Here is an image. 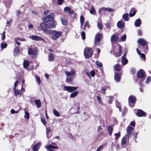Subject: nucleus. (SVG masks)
<instances>
[{"mask_svg": "<svg viewBox=\"0 0 151 151\" xmlns=\"http://www.w3.org/2000/svg\"><path fill=\"white\" fill-rule=\"evenodd\" d=\"M73 79V78L72 76L70 77H67L66 79V82L70 83L71 82V81Z\"/></svg>", "mask_w": 151, "mask_h": 151, "instance_id": "nucleus-30", "label": "nucleus"}, {"mask_svg": "<svg viewBox=\"0 0 151 151\" xmlns=\"http://www.w3.org/2000/svg\"><path fill=\"white\" fill-rule=\"evenodd\" d=\"M19 83V81L18 80L17 81L15 82L14 84V90H15V88H16V87L17 86Z\"/></svg>", "mask_w": 151, "mask_h": 151, "instance_id": "nucleus-53", "label": "nucleus"}, {"mask_svg": "<svg viewBox=\"0 0 151 151\" xmlns=\"http://www.w3.org/2000/svg\"><path fill=\"white\" fill-rule=\"evenodd\" d=\"M34 102L37 106V107L40 108L41 107V103L40 100L38 99L35 100L34 101Z\"/></svg>", "mask_w": 151, "mask_h": 151, "instance_id": "nucleus-25", "label": "nucleus"}, {"mask_svg": "<svg viewBox=\"0 0 151 151\" xmlns=\"http://www.w3.org/2000/svg\"><path fill=\"white\" fill-rule=\"evenodd\" d=\"M53 56L52 53H50L49 55V60L50 61H52L53 60Z\"/></svg>", "mask_w": 151, "mask_h": 151, "instance_id": "nucleus-37", "label": "nucleus"}, {"mask_svg": "<svg viewBox=\"0 0 151 151\" xmlns=\"http://www.w3.org/2000/svg\"><path fill=\"white\" fill-rule=\"evenodd\" d=\"M114 69L116 71H119L120 69V66L118 64H117L114 67Z\"/></svg>", "mask_w": 151, "mask_h": 151, "instance_id": "nucleus-31", "label": "nucleus"}, {"mask_svg": "<svg viewBox=\"0 0 151 151\" xmlns=\"http://www.w3.org/2000/svg\"><path fill=\"white\" fill-rule=\"evenodd\" d=\"M139 35L141 36L142 35V32L141 30H139L137 33Z\"/></svg>", "mask_w": 151, "mask_h": 151, "instance_id": "nucleus-61", "label": "nucleus"}, {"mask_svg": "<svg viewBox=\"0 0 151 151\" xmlns=\"http://www.w3.org/2000/svg\"><path fill=\"white\" fill-rule=\"evenodd\" d=\"M96 65L99 67H101L102 66V63L98 61H96Z\"/></svg>", "mask_w": 151, "mask_h": 151, "instance_id": "nucleus-41", "label": "nucleus"}, {"mask_svg": "<svg viewBox=\"0 0 151 151\" xmlns=\"http://www.w3.org/2000/svg\"><path fill=\"white\" fill-rule=\"evenodd\" d=\"M137 42L141 44L143 47L147 45L146 41L143 38H140L137 40Z\"/></svg>", "mask_w": 151, "mask_h": 151, "instance_id": "nucleus-13", "label": "nucleus"}, {"mask_svg": "<svg viewBox=\"0 0 151 151\" xmlns=\"http://www.w3.org/2000/svg\"><path fill=\"white\" fill-rule=\"evenodd\" d=\"M29 38L35 40L37 41H44V40L40 37L34 35H31L29 36Z\"/></svg>", "mask_w": 151, "mask_h": 151, "instance_id": "nucleus-8", "label": "nucleus"}, {"mask_svg": "<svg viewBox=\"0 0 151 151\" xmlns=\"http://www.w3.org/2000/svg\"><path fill=\"white\" fill-rule=\"evenodd\" d=\"M93 50L91 48L87 47L84 50V54L86 58H90L93 55Z\"/></svg>", "mask_w": 151, "mask_h": 151, "instance_id": "nucleus-4", "label": "nucleus"}, {"mask_svg": "<svg viewBox=\"0 0 151 151\" xmlns=\"http://www.w3.org/2000/svg\"><path fill=\"white\" fill-rule=\"evenodd\" d=\"M96 98H97V99L98 100V101L99 103L101 104L102 101V100H101V97L98 96H97Z\"/></svg>", "mask_w": 151, "mask_h": 151, "instance_id": "nucleus-47", "label": "nucleus"}, {"mask_svg": "<svg viewBox=\"0 0 151 151\" xmlns=\"http://www.w3.org/2000/svg\"><path fill=\"white\" fill-rule=\"evenodd\" d=\"M121 55H120L118 52H115L114 55L116 57H119L121 56Z\"/></svg>", "mask_w": 151, "mask_h": 151, "instance_id": "nucleus-57", "label": "nucleus"}, {"mask_svg": "<svg viewBox=\"0 0 151 151\" xmlns=\"http://www.w3.org/2000/svg\"><path fill=\"white\" fill-rule=\"evenodd\" d=\"M102 24L101 21H99L97 23V27L99 29L101 30L102 29Z\"/></svg>", "mask_w": 151, "mask_h": 151, "instance_id": "nucleus-29", "label": "nucleus"}, {"mask_svg": "<svg viewBox=\"0 0 151 151\" xmlns=\"http://www.w3.org/2000/svg\"><path fill=\"white\" fill-rule=\"evenodd\" d=\"M103 148V145H101L99 147L96 151H100L101 150H102Z\"/></svg>", "mask_w": 151, "mask_h": 151, "instance_id": "nucleus-50", "label": "nucleus"}, {"mask_svg": "<svg viewBox=\"0 0 151 151\" xmlns=\"http://www.w3.org/2000/svg\"><path fill=\"white\" fill-rule=\"evenodd\" d=\"M145 72L142 69H141L137 73L138 77L139 78H144L143 80L145 79L146 76L145 74Z\"/></svg>", "mask_w": 151, "mask_h": 151, "instance_id": "nucleus-6", "label": "nucleus"}, {"mask_svg": "<svg viewBox=\"0 0 151 151\" xmlns=\"http://www.w3.org/2000/svg\"><path fill=\"white\" fill-rule=\"evenodd\" d=\"M131 72L133 74L135 72V70L134 68H132L131 70Z\"/></svg>", "mask_w": 151, "mask_h": 151, "instance_id": "nucleus-58", "label": "nucleus"}, {"mask_svg": "<svg viewBox=\"0 0 151 151\" xmlns=\"http://www.w3.org/2000/svg\"><path fill=\"white\" fill-rule=\"evenodd\" d=\"M136 10L134 8L132 9L130 12L129 16L132 17L134 16L136 14Z\"/></svg>", "mask_w": 151, "mask_h": 151, "instance_id": "nucleus-23", "label": "nucleus"}, {"mask_svg": "<svg viewBox=\"0 0 151 151\" xmlns=\"http://www.w3.org/2000/svg\"><path fill=\"white\" fill-rule=\"evenodd\" d=\"M40 145V143H39L34 146L32 148L33 151H37L39 149Z\"/></svg>", "mask_w": 151, "mask_h": 151, "instance_id": "nucleus-21", "label": "nucleus"}, {"mask_svg": "<svg viewBox=\"0 0 151 151\" xmlns=\"http://www.w3.org/2000/svg\"><path fill=\"white\" fill-rule=\"evenodd\" d=\"M61 21L62 22V23L63 24L66 25L67 24V22L65 20L63 19V18H61Z\"/></svg>", "mask_w": 151, "mask_h": 151, "instance_id": "nucleus-38", "label": "nucleus"}, {"mask_svg": "<svg viewBox=\"0 0 151 151\" xmlns=\"http://www.w3.org/2000/svg\"><path fill=\"white\" fill-rule=\"evenodd\" d=\"M114 9H112L108 8L102 7L100 8L99 10V13L101 14V12L103 11H105L109 12H113Z\"/></svg>", "mask_w": 151, "mask_h": 151, "instance_id": "nucleus-9", "label": "nucleus"}, {"mask_svg": "<svg viewBox=\"0 0 151 151\" xmlns=\"http://www.w3.org/2000/svg\"><path fill=\"white\" fill-rule=\"evenodd\" d=\"M1 46L2 48L4 49L6 47L7 44H3V43H1Z\"/></svg>", "mask_w": 151, "mask_h": 151, "instance_id": "nucleus-46", "label": "nucleus"}, {"mask_svg": "<svg viewBox=\"0 0 151 151\" xmlns=\"http://www.w3.org/2000/svg\"><path fill=\"white\" fill-rule=\"evenodd\" d=\"M127 53H125L123 55L122 57L121 63L122 65H126L128 63V60L126 58V56Z\"/></svg>", "mask_w": 151, "mask_h": 151, "instance_id": "nucleus-10", "label": "nucleus"}, {"mask_svg": "<svg viewBox=\"0 0 151 151\" xmlns=\"http://www.w3.org/2000/svg\"><path fill=\"white\" fill-rule=\"evenodd\" d=\"M16 38L17 40H18L20 41H26V40L24 38H22L19 37H17Z\"/></svg>", "mask_w": 151, "mask_h": 151, "instance_id": "nucleus-48", "label": "nucleus"}, {"mask_svg": "<svg viewBox=\"0 0 151 151\" xmlns=\"http://www.w3.org/2000/svg\"><path fill=\"white\" fill-rule=\"evenodd\" d=\"M90 13L92 14H95V11L93 8V6H92V7L90 11Z\"/></svg>", "mask_w": 151, "mask_h": 151, "instance_id": "nucleus-45", "label": "nucleus"}, {"mask_svg": "<svg viewBox=\"0 0 151 151\" xmlns=\"http://www.w3.org/2000/svg\"><path fill=\"white\" fill-rule=\"evenodd\" d=\"M15 111L14 109H12L11 111V112L12 114H14L15 113Z\"/></svg>", "mask_w": 151, "mask_h": 151, "instance_id": "nucleus-64", "label": "nucleus"}, {"mask_svg": "<svg viewBox=\"0 0 151 151\" xmlns=\"http://www.w3.org/2000/svg\"><path fill=\"white\" fill-rule=\"evenodd\" d=\"M141 23V20L140 19H137L135 22L134 24L136 27H139Z\"/></svg>", "mask_w": 151, "mask_h": 151, "instance_id": "nucleus-24", "label": "nucleus"}, {"mask_svg": "<svg viewBox=\"0 0 151 151\" xmlns=\"http://www.w3.org/2000/svg\"><path fill=\"white\" fill-rule=\"evenodd\" d=\"M41 121H42V123L44 125H45V124H46L47 122H46V120L45 119H43L41 118Z\"/></svg>", "mask_w": 151, "mask_h": 151, "instance_id": "nucleus-56", "label": "nucleus"}, {"mask_svg": "<svg viewBox=\"0 0 151 151\" xmlns=\"http://www.w3.org/2000/svg\"><path fill=\"white\" fill-rule=\"evenodd\" d=\"M36 80L38 82L39 84H40V78L38 76H36Z\"/></svg>", "mask_w": 151, "mask_h": 151, "instance_id": "nucleus-49", "label": "nucleus"}, {"mask_svg": "<svg viewBox=\"0 0 151 151\" xmlns=\"http://www.w3.org/2000/svg\"><path fill=\"white\" fill-rule=\"evenodd\" d=\"M81 35L83 40H85L86 38L85 33L83 31L81 33Z\"/></svg>", "mask_w": 151, "mask_h": 151, "instance_id": "nucleus-42", "label": "nucleus"}, {"mask_svg": "<svg viewBox=\"0 0 151 151\" xmlns=\"http://www.w3.org/2000/svg\"><path fill=\"white\" fill-rule=\"evenodd\" d=\"M14 92L15 94V95L16 96H20L21 94V92L18 90H16L15 88V90L14 89Z\"/></svg>", "mask_w": 151, "mask_h": 151, "instance_id": "nucleus-32", "label": "nucleus"}, {"mask_svg": "<svg viewBox=\"0 0 151 151\" xmlns=\"http://www.w3.org/2000/svg\"><path fill=\"white\" fill-rule=\"evenodd\" d=\"M133 128L130 126H128L127 128V134L126 136L129 137H130L131 132L133 130Z\"/></svg>", "mask_w": 151, "mask_h": 151, "instance_id": "nucleus-16", "label": "nucleus"}, {"mask_svg": "<svg viewBox=\"0 0 151 151\" xmlns=\"http://www.w3.org/2000/svg\"><path fill=\"white\" fill-rule=\"evenodd\" d=\"M114 135L115 137V139H118L119 137L120 136V132H119L118 133H115L114 134Z\"/></svg>", "mask_w": 151, "mask_h": 151, "instance_id": "nucleus-39", "label": "nucleus"}, {"mask_svg": "<svg viewBox=\"0 0 151 151\" xmlns=\"http://www.w3.org/2000/svg\"><path fill=\"white\" fill-rule=\"evenodd\" d=\"M63 0H58V4L59 5H61L63 3Z\"/></svg>", "mask_w": 151, "mask_h": 151, "instance_id": "nucleus-52", "label": "nucleus"}, {"mask_svg": "<svg viewBox=\"0 0 151 151\" xmlns=\"http://www.w3.org/2000/svg\"><path fill=\"white\" fill-rule=\"evenodd\" d=\"M23 65L24 68H28L29 65V61L27 60H24L23 63Z\"/></svg>", "mask_w": 151, "mask_h": 151, "instance_id": "nucleus-27", "label": "nucleus"}, {"mask_svg": "<svg viewBox=\"0 0 151 151\" xmlns=\"http://www.w3.org/2000/svg\"><path fill=\"white\" fill-rule=\"evenodd\" d=\"M25 115L24 116V117L25 118L27 119H29V113L27 111H25Z\"/></svg>", "mask_w": 151, "mask_h": 151, "instance_id": "nucleus-40", "label": "nucleus"}, {"mask_svg": "<svg viewBox=\"0 0 151 151\" xmlns=\"http://www.w3.org/2000/svg\"><path fill=\"white\" fill-rule=\"evenodd\" d=\"M28 54L30 55H37V49L35 48L29 47L28 50Z\"/></svg>", "mask_w": 151, "mask_h": 151, "instance_id": "nucleus-7", "label": "nucleus"}, {"mask_svg": "<svg viewBox=\"0 0 151 151\" xmlns=\"http://www.w3.org/2000/svg\"><path fill=\"white\" fill-rule=\"evenodd\" d=\"M19 52V50L18 47H16L15 48L14 50V55H17Z\"/></svg>", "mask_w": 151, "mask_h": 151, "instance_id": "nucleus-34", "label": "nucleus"}, {"mask_svg": "<svg viewBox=\"0 0 151 151\" xmlns=\"http://www.w3.org/2000/svg\"><path fill=\"white\" fill-rule=\"evenodd\" d=\"M84 19L83 17L81 15L80 17V22L81 26H82L84 22Z\"/></svg>", "mask_w": 151, "mask_h": 151, "instance_id": "nucleus-35", "label": "nucleus"}, {"mask_svg": "<svg viewBox=\"0 0 151 151\" xmlns=\"http://www.w3.org/2000/svg\"><path fill=\"white\" fill-rule=\"evenodd\" d=\"M54 14L51 13L49 15L43 17V21L45 23L43 22L40 24V26L43 30L46 33V30L51 31L50 28H54L56 24V22L53 21Z\"/></svg>", "mask_w": 151, "mask_h": 151, "instance_id": "nucleus-1", "label": "nucleus"}, {"mask_svg": "<svg viewBox=\"0 0 151 151\" xmlns=\"http://www.w3.org/2000/svg\"><path fill=\"white\" fill-rule=\"evenodd\" d=\"M64 10L65 12L70 14H73L74 13L73 10H72L69 7H65L64 8Z\"/></svg>", "mask_w": 151, "mask_h": 151, "instance_id": "nucleus-15", "label": "nucleus"}, {"mask_svg": "<svg viewBox=\"0 0 151 151\" xmlns=\"http://www.w3.org/2000/svg\"><path fill=\"white\" fill-rule=\"evenodd\" d=\"M63 88L64 91H67L69 93H71L73 91H74L70 94V98H73L76 97L78 93L77 91H75L78 88L77 87L65 86Z\"/></svg>", "mask_w": 151, "mask_h": 151, "instance_id": "nucleus-2", "label": "nucleus"}, {"mask_svg": "<svg viewBox=\"0 0 151 151\" xmlns=\"http://www.w3.org/2000/svg\"><path fill=\"white\" fill-rule=\"evenodd\" d=\"M87 26L88 27V28L89 27V24H88V22L87 21H86L85 23V27H86Z\"/></svg>", "mask_w": 151, "mask_h": 151, "instance_id": "nucleus-59", "label": "nucleus"}, {"mask_svg": "<svg viewBox=\"0 0 151 151\" xmlns=\"http://www.w3.org/2000/svg\"><path fill=\"white\" fill-rule=\"evenodd\" d=\"M126 38V35H123L121 38V41L124 42L125 41Z\"/></svg>", "mask_w": 151, "mask_h": 151, "instance_id": "nucleus-43", "label": "nucleus"}, {"mask_svg": "<svg viewBox=\"0 0 151 151\" xmlns=\"http://www.w3.org/2000/svg\"><path fill=\"white\" fill-rule=\"evenodd\" d=\"M151 80V78L150 76H148L147 78L146 81V83L147 84H148L150 82V80Z\"/></svg>", "mask_w": 151, "mask_h": 151, "instance_id": "nucleus-44", "label": "nucleus"}, {"mask_svg": "<svg viewBox=\"0 0 151 151\" xmlns=\"http://www.w3.org/2000/svg\"><path fill=\"white\" fill-rule=\"evenodd\" d=\"M46 33L52 35V38L53 40H56L59 38L62 34L61 31H57L55 30L48 31L46 30Z\"/></svg>", "mask_w": 151, "mask_h": 151, "instance_id": "nucleus-3", "label": "nucleus"}, {"mask_svg": "<svg viewBox=\"0 0 151 151\" xmlns=\"http://www.w3.org/2000/svg\"><path fill=\"white\" fill-rule=\"evenodd\" d=\"M146 114V113L140 109L138 110L137 113V115L139 117H141L143 116H145Z\"/></svg>", "mask_w": 151, "mask_h": 151, "instance_id": "nucleus-12", "label": "nucleus"}, {"mask_svg": "<svg viewBox=\"0 0 151 151\" xmlns=\"http://www.w3.org/2000/svg\"><path fill=\"white\" fill-rule=\"evenodd\" d=\"M90 74L93 77L95 75V73L94 71L92 70L90 72Z\"/></svg>", "mask_w": 151, "mask_h": 151, "instance_id": "nucleus-54", "label": "nucleus"}, {"mask_svg": "<svg viewBox=\"0 0 151 151\" xmlns=\"http://www.w3.org/2000/svg\"><path fill=\"white\" fill-rule=\"evenodd\" d=\"M136 100V98L133 96H130L129 98V104L130 106V103H134L135 102Z\"/></svg>", "mask_w": 151, "mask_h": 151, "instance_id": "nucleus-14", "label": "nucleus"}, {"mask_svg": "<svg viewBox=\"0 0 151 151\" xmlns=\"http://www.w3.org/2000/svg\"><path fill=\"white\" fill-rule=\"evenodd\" d=\"M53 112L54 114L56 116L58 117L60 116V114L56 110L54 109Z\"/></svg>", "mask_w": 151, "mask_h": 151, "instance_id": "nucleus-36", "label": "nucleus"}, {"mask_svg": "<svg viewBox=\"0 0 151 151\" xmlns=\"http://www.w3.org/2000/svg\"><path fill=\"white\" fill-rule=\"evenodd\" d=\"M121 78V76L119 74V73H115L114 75L115 80L117 82H118L120 81Z\"/></svg>", "mask_w": 151, "mask_h": 151, "instance_id": "nucleus-20", "label": "nucleus"}, {"mask_svg": "<svg viewBox=\"0 0 151 151\" xmlns=\"http://www.w3.org/2000/svg\"><path fill=\"white\" fill-rule=\"evenodd\" d=\"M136 50H137V51L138 54L140 55V53H141L140 51L139 50L138 48H137Z\"/></svg>", "mask_w": 151, "mask_h": 151, "instance_id": "nucleus-62", "label": "nucleus"}, {"mask_svg": "<svg viewBox=\"0 0 151 151\" xmlns=\"http://www.w3.org/2000/svg\"><path fill=\"white\" fill-rule=\"evenodd\" d=\"M126 143V139L125 137L122 138L121 142V145H125Z\"/></svg>", "mask_w": 151, "mask_h": 151, "instance_id": "nucleus-33", "label": "nucleus"}, {"mask_svg": "<svg viewBox=\"0 0 151 151\" xmlns=\"http://www.w3.org/2000/svg\"><path fill=\"white\" fill-rule=\"evenodd\" d=\"M46 149H47L50 151H54L53 150V149H58V147H57L52 146L50 145L48 146H46Z\"/></svg>", "mask_w": 151, "mask_h": 151, "instance_id": "nucleus-19", "label": "nucleus"}, {"mask_svg": "<svg viewBox=\"0 0 151 151\" xmlns=\"http://www.w3.org/2000/svg\"><path fill=\"white\" fill-rule=\"evenodd\" d=\"M101 35L99 33H97L95 38L94 44L95 45H98L100 43L101 40Z\"/></svg>", "mask_w": 151, "mask_h": 151, "instance_id": "nucleus-5", "label": "nucleus"}, {"mask_svg": "<svg viewBox=\"0 0 151 151\" xmlns=\"http://www.w3.org/2000/svg\"><path fill=\"white\" fill-rule=\"evenodd\" d=\"M140 55L142 59L144 60H145V55L144 54L141 53L140 54Z\"/></svg>", "mask_w": 151, "mask_h": 151, "instance_id": "nucleus-51", "label": "nucleus"}, {"mask_svg": "<svg viewBox=\"0 0 151 151\" xmlns=\"http://www.w3.org/2000/svg\"><path fill=\"white\" fill-rule=\"evenodd\" d=\"M18 40H16V38L15 39V42L16 44H17L19 46L20 45V43L19 42L17 41Z\"/></svg>", "mask_w": 151, "mask_h": 151, "instance_id": "nucleus-55", "label": "nucleus"}, {"mask_svg": "<svg viewBox=\"0 0 151 151\" xmlns=\"http://www.w3.org/2000/svg\"><path fill=\"white\" fill-rule=\"evenodd\" d=\"M118 37L116 34H113L111 37V41L112 44L115 43L117 42Z\"/></svg>", "mask_w": 151, "mask_h": 151, "instance_id": "nucleus-11", "label": "nucleus"}, {"mask_svg": "<svg viewBox=\"0 0 151 151\" xmlns=\"http://www.w3.org/2000/svg\"><path fill=\"white\" fill-rule=\"evenodd\" d=\"M107 130L109 135H111L113 132L112 127L110 126H109L107 127Z\"/></svg>", "mask_w": 151, "mask_h": 151, "instance_id": "nucleus-26", "label": "nucleus"}, {"mask_svg": "<svg viewBox=\"0 0 151 151\" xmlns=\"http://www.w3.org/2000/svg\"><path fill=\"white\" fill-rule=\"evenodd\" d=\"M130 124L132 126H135V123L134 122H132L130 123Z\"/></svg>", "mask_w": 151, "mask_h": 151, "instance_id": "nucleus-60", "label": "nucleus"}, {"mask_svg": "<svg viewBox=\"0 0 151 151\" xmlns=\"http://www.w3.org/2000/svg\"><path fill=\"white\" fill-rule=\"evenodd\" d=\"M76 72L74 69H72L70 71H65V73L67 77L75 74Z\"/></svg>", "mask_w": 151, "mask_h": 151, "instance_id": "nucleus-17", "label": "nucleus"}, {"mask_svg": "<svg viewBox=\"0 0 151 151\" xmlns=\"http://www.w3.org/2000/svg\"><path fill=\"white\" fill-rule=\"evenodd\" d=\"M128 16L129 15L128 13H126L124 14L123 15L122 18L124 20L126 21H128L129 20V19L128 18Z\"/></svg>", "mask_w": 151, "mask_h": 151, "instance_id": "nucleus-28", "label": "nucleus"}, {"mask_svg": "<svg viewBox=\"0 0 151 151\" xmlns=\"http://www.w3.org/2000/svg\"><path fill=\"white\" fill-rule=\"evenodd\" d=\"M102 129L101 126H99L98 127V131H99Z\"/></svg>", "mask_w": 151, "mask_h": 151, "instance_id": "nucleus-63", "label": "nucleus"}, {"mask_svg": "<svg viewBox=\"0 0 151 151\" xmlns=\"http://www.w3.org/2000/svg\"><path fill=\"white\" fill-rule=\"evenodd\" d=\"M117 26L120 29L124 28V22L121 20L119 21L117 23Z\"/></svg>", "mask_w": 151, "mask_h": 151, "instance_id": "nucleus-18", "label": "nucleus"}, {"mask_svg": "<svg viewBox=\"0 0 151 151\" xmlns=\"http://www.w3.org/2000/svg\"><path fill=\"white\" fill-rule=\"evenodd\" d=\"M46 130L47 137L48 139H49L50 138L51 136V134L49 135V133L51 131V129L49 127H47L46 128Z\"/></svg>", "mask_w": 151, "mask_h": 151, "instance_id": "nucleus-22", "label": "nucleus"}]
</instances>
